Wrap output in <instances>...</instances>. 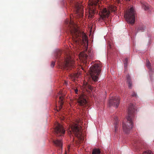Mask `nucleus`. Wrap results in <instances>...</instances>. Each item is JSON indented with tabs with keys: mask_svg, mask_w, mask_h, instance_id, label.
Returning a JSON list of instances; mask_svg holds the SVG:
<instances>
[{
	"mask_svg": "<svg viewBox=\"0 0 154 154\" xmlns=\"http://www.w3.org/2000/svg\"><path fill=\"white\" fill-rule=\"evenodd\" d=\"M65 23L68 25V32L72 36L73 44H71L73 46V48L75 47V46L77 48L79 44L82 43H88V38L85 33L80 32L77 29L73 21L71 20L69 21V19H67Z\"/></svg>",
	"mask_w": 154,
	"mask_h": 154,
	"instance_id": "f257e3e1",
	"label": "nucleus"
},
{
	"mask_svg": "<svg viewBox=\"0 0 154 154\" xmlns=\"http://www.w3.org/2000/svg\"><path fill=\"white\" fill-rule=\"evenodd\" d=\"M135 109L133 104H130L128 108V115L127 118L126 123H122V127L124 131L128 133L133 127V120L134 117Z\"/></svg>",
	"mask_w": 154,
	"mask_h": 154,
	"instance_id": "f03ea898",
	"label": "nucleus"
},
{
	"mask_svg": "<svg viewBox=\"0 0 154 154\" xmlns=\"http://www.w3.org/2000/svg\"><path fill=\"white\" fill-rule=\"evenodd\" d=\"M102 66L99 63H96L90 68V74L94 82L97 81L101 71Z\"/></svg>",
	"mask_w": 154,
	"mask_h": 154,
	"instance_id": "7ed1b4c3",
	"label": "nucleus"
},
{
	"mask_svg": "<svg viewBox=\"0 0 154 154\" xmlns=\"http://www.w3.org/2000/svg\"><path fill=\"white\" fill-rule=\"evenodd\" d=\"M66 54L64 57V62L61 63V67L67 69H72L75 67V65L74 61L71 57L69 51L64 52V54Z\"/></svg>",
	"mask_w": 154,
	"mask_h": 154,
	"instance_id": "20e7f679",
	"label": "nucleus"
},
{
	"mask_svg": "<svg viewBox=\"0 0 154 154\" xmlns=\"http://www.w3.org/2000/svg\"><path fill=\"white\" fill-rule=\"evenodd\" d=\"M81 129L82 127L79 125L72 122L69 125L68 131L71 134H74L78 138L81 139L82 137Z\"/></svg>",
	"mask_w": 154,
	"mask_h": 154,
	"instance_id": "39448f33",
	"label": "nucleus"
},
{
	"mask_svg": "<svg viewBox=\"0 0 154 154\" xmlns=\"http://www.w3.org/2000/svg\"><path fill=\"white\" fill-rule=\"evenodd\" d=\"M136 16V11L133 7L128 10L124 14V17L127 22L132 24L134 23Z\"/></svg>",
	"mask_w": 154,
	"mask_h": 154,
	"instance_id": "423d86ee",
	"label": "nucleus"
},
{
	"mask_svg": "<svg viewBox=\"0 0 154 154\" xmlns=\"http://www.w3.org/2000/svg\"><path fill=\"white\" fill-rule=\"evenodd\" d=\"M88 56L90 59L93 58L94 57V54L91 49H85V50L83 52H81L79 54V58L86 65L87 63Z\"/></svg>",
	"mask_w": 154,
	"mask_h": 154,
	"instance_id": "0eeeda50",
	"label": "nucleus"
},
{
	"mask_svg": "<svg viewBox=\"0 0 154 154\" xmlns=\"http://www.w3.org/2000/svg\"><path fill=\"white\" fill-rule=\"evenodd\" d=\"M100 0H89L88 4L89 9L90 16L92 17L96 13L97 8L100 9L99 5H97Z\"/></svg>",
	"mask_w": 154,
	"mask_h": 154,
	"instance_id": "6e6552de",
	"label": "nucleus"
},
{
	"mask_svg": "<svg viewBox=\"0 0 154 154\" xmlns=\"http://www.w3.org/2000/svg\"><path fill=\"white\" fill-rule=\"evenodd\" d=\"M54 131V134L57 137L62 136L65 133V130L63 126L58 123H57L55 125Z\"/></svg>",
	"mask_w": 154,
	"mask_h": 154,
	"instance_id": "1a4fd4ad",
	"label": "nucleus"
},
{
	"mask_svg": "<svg viewBox=\"0 0 154 154\" xmlns=\"http://www.w3.org/2000/svg\"><path fill=\"white\" fill-rule=\"evenodd\" d=\"M120 98L118 96L112 97L109 101V106H112L116 108L118 107L120 102Z\"/></svg>",
	"mask_w": 154,
	"mask_h": 154,
	"instance_id": "9d476101",
	"label": "nucleus"
},
{
	"mask_svg": "<svg viewBox=\"0 0 154 154\" xmlns=\"http://www.w3.org/2000/svg\"><path fill=\"white\" fill-rule=\"evenodd\" d=\"M77 102L79 105L84 107H85L87 105V102L85 99V97L84 94L79 97L77 100Z\"/></svg>",
	"mask_w": 154,
	"mask_h": 154,
	"instance_id": "9b49d317",
	"label": "nucleus"
},
{
	"mask_svg": "<svg viewBox=\"0 0 154 154\" xmlns=\"http://www.w3.org/2000/svg\"><path fill=\"white\" fill-rule=\"evenodd\" d=\"M59 98V100L58 101L59 104V110L62 108V106L63 103V95L62 94V93L61 91H59L58 93V95L56 97V98Z\"/></svg>",
	"mask_w": 154,
	"mask_h": 154,
	"instance_id": "f8f14e48",
	"label": "nucleus"
},
{
	"mask_svg": "<svg viewBox=\"0 0 154 154\" xmlns=\"http://www.w3.org/2000/svg\"><path fill=\"white\" fill-rule=\"evenodd\" d=\"M100 17L103 20L104 18L108 17L110 14L109 11L106 8L101 10Z\"/></svg>",
	"mask_w": 154,
	"mask_h": 154,
	"instance_id": "ddd939ff",
	"label": "nucleus"
},
{
	"mask_svg": "<svg viewBox=\"0 0 154 154\" xmlns=\"http://www.w3.org/2000/svg\"><path fill=\"white\" fill-rule=\"evenodd\" d=\"M53 141L54 143L56 146L62 149L63 144L61 140L57 139L55 140H54Z\"/></svg>",
	"mask_w": 154,
	"mask_h": 154,
	"instance_id": "4468645a",
	"label": "nucleus"
},
{
	"mask_svg": "<svg viewBox=\"0 0 154 154\" xmlns=\"http://www.w3.org/2000/svg\"><path fill=\"white\" fill-rule=\"evenodd\" d=\"M66 51H69V53L70 54V55L71 56V54H72L71 52L69 50L66 49L63 52H62L60 51H59L58 52H56L55 54V56L56 58H58L61 55V53L63 54V56L64 55V57L65 56L66 54H64V52Z\"/></svg>",
	"mask_w": 154,
	"mask_h": 154,
	"instance_id": "2eb2a0df",
	"label": "nucleus"
},
{
	"mask_svg": "<svg viewBox=\"0 0 154 154\" xmlns=\"http://www.w3.org/2000/svg\"><path fill=\"white\" fill-rule=\"evenodd\" d=\"M118 118L116 117H115L114 118V120L115 121L114 123V129L115 132L116 133L118 130L119 126V123L118 121Z\"/></svg>",
	"mask_w": 154,
	"mask_h": 154,
	"instance_id": "dca6fc26",
	"label": "nucleus"
},
{
	"mask_svg": "<svg viewBox=\"0 0 154 154\" xmlns=\"http://www.w3.org/2000/svg\"><path fill=\"white\" fill-rule=\"evenodd\" d=\"M127 81L128 83V87L131 89L132 87V83L131 81V79L130 76L128 75H127Z\"/></svg>",
	"mask_w": 154,
	"mask_h": 154,
	"instance_id": "f3484780",
	"label": "nucleus"
},
{
	"mask_svg": "<svg viewBox=\"0 0 154 154\" xmlns=\"http://www.w3.org/2000/svg\"><path fill=\"white\" fill-rule=\"evenodd\" d=\"M145 26L143 25H139V26L137 28L136 32L137 33L139 32H143L145 29Z\"/></svg>",
	"mask_w": 154,
	"mask_h": 154,
	"instance_id": "a211bd4d",
	"label": "nucleus"
},
{
	"mask_svg": "<svg viewBox=\"0 0 154 154\" xmlns=\"http://www.w3.org/2000/svg\"><path fill=\"white\" fill-rule=\"evenodd\" d=\"M83 88L87 91H89L90 90L91 91L92 89V86L88 83H86L84 85Z\"/></svg>",
	"mask_w": 154,
	"mask_h": 154,
	"instance_id": "6ab92c4d",
	"label": "nucleus"
},
{
	"mask_svg": "<svg viewBox=\"0 0 154 154\" xmlns=\"http://www.w3.org/2000/svg\"><path fill=\"white\" fill-rule=\"evenodd\" d=\"M142 7L145 11H148L149 9V5L146 3H142Z\"/></svg>",
	"mask_w": 154,
	"mask_h": 154,
	"instance_id": "aec40b11",
	"label": "nucleus"
},
{
	"mask_svg": "<svg viewBox=\"0 0 154 154\" xmlns=\"http://www.w3.org/2000/svg\"><path fill=\"white\" fill-rule=\"evenodd\" d=\"M100 151L98 149L95 148L92 150V154H100Z\"/></svg>",
	"mask_w": 154,
	"mask_h": 154,
	"instance_id": "412c9836",
	"label": "nucleus"
},
{
	"mask_svg": "<svg viewBox=\"0 0 154 154\" xmlns=\"http://www.w3.org/2000/svg\"><path fill=\"white\" fill-rule=\"evenodd\" d=\"M128 62V59L127 58H125L124 60V67L125 68H126L127 66V64Z\"/></svg>",
	"mask_w": 154,
	"mask_h": 154,
	"instance_id": "4be33fe9",
	"label": "nucleus"
},
{
	"mask_svg": "<svg viewBox=\"0 0 154 154\" xmlns=\"http://www.w3.org/2000/svg\"><path fill=\"white\" fill-rule=\"evenodd\" d=\"M77 12L78 13H80L82 15L83 14V12L82 9L81 8L80 9V7L79 6L77 8Z\"/></svg>",
	"mask_w": 154,
	"mask_h": 154,
	"instance_id": "5701e85b",
	"label": "nucleus"
},
{
	"mask_svg": "<svg viewBox=\"0 0 154 154\" xmlns=\"http://www.w3.org/2000/svg\"><path fill=\"white\" fill-rule=\"evenodd\" d=\"M146 66L149 69H150L151 64L148 60H146Z\"/></svg>",
	"mask_w": 154,
	"mask_h": 154,
	"instance_id": "b1692460",
	"label": "nucleus"
},
{
	"mask_svg": "<svg viewBox=\"0 0 154 154\" xmlns=\"http://www.w3.org/2000/svg\"><path fill=\"white\" fill-rule=\"evenodd\" d=\"M131 96L132 97H137V94L134 91L132 92L131 94Z\"/></svg>",
	"mask_w": 154,
	"mask_h": 154,
	"instance_id": "393cba45",
	"label": "nucleus"
},
{
	"mask_svg": "<svg viewBox=\"0 0 154 154\" xmlns=\"http://www.w3.org/2000/svg\"><path fill=\"white\" fill-rule=\"evenodd\" d=\"M110 10L112 11H115L117 10V9L116 7L112 6Z\"/></svg>",
	"mask_w": 154,
	"mask_h": 154,
	"instance_id": "a878e982",
	"label": "nucleus"
},
{
	"mask_svg": "<svg viewBox=\"0 0 154 154\" xmlns=\"http://www.w3.org/2000/svg\"><path fill=\"white\" fill-rule=\"evenodd\" d=\"M134 142H135V144H136V143L137 144V146H140V144L142 143H141L140 141L139 140H138L137 141L135 140Z\"/></svg>",
	"mask_w": 154,
	"mask_h": 154,
	"instance_id": "bb28decb",
	"label": "nucleus"
},
{
	"mask_svg": "<svg viewBox=\"0 0 154 154\" xmlns=\"http://www.w3.org/2000/svg\"><path fill=\"white\" fill-rule=\"evenodd\" d=\"M143 154H152L151 151L148 150L144 152Z\"/></svg>",
	"mask_w": 154,
	"mask_h": 154,
	"instance_id": "cd10ccee",
	"label": "nucleus"
},
{
	"mask_svg": "<svg viewBox=\"0 0 154 154\" xmlns=\"http://www.w3.org/2000/svg\"><path fill=\"white\" fill-rule=\"evenodd\" d=\"M55 62H54V61H52L51 62V66L52 67H53L55 65Z\"/></svg>",
	"mask_w": 154,
	"mask_h": 154,
	"instance_id": "c85d7f7f",
	"label": "nucleus"
},
{
	"mask_svg": "<svg viewBox=\"0 0 154 154\" xmlns=\"http://www.w3.org/2000/svg\"><path fill=\"white\" fill-rule=\"evenodd\" d=\"M122 0H116V1L118 3H121V2Z\"/></svg>",
	"mask_w": 154,
	"mask_h": 154,
	"instance_id": "c756f323",
	"label": "nucleus"
},
{
	"mask_svg": "<svg viewBox=\"0 0 154 154\" xmlns=\"http://www.w3.org/2000/svg\"><path fill=\"white\" fill-rule=\"evenodd\" d=\"M109 46L110 48H111L112 47V45L111 43L109 44Z\"/></svg>",
	"mask_w": 154,
	"mask_h": 154,
	"instance_id": "7c9ffc66",
	"label": "nucleus"
},
{
	"mask_svg": "<svg viewBox=\"0 0 154 154\" xmlns=\"http://www.w3.org/2000/svg\"><path fill=\"white\" fill-rule=\"evenodd\" d=\"M78 90L77 89H76L75 90V92L77 94L78 92Z\"/></svg>",
	"mask_w": 154,
	"mask_h": 154,
	"instance_id": "2f4dec72",
	"label": "nucleus"
},
{
	"mask_svg": "<svg viewBox=\"0 0 154 154\" xmlns=\"http://www.w3.org/2000/svg\"><path fill=\"white\" fill-rule=\"evenodd\" d=\"M65 85H67V83L66 82H65Z\"/></svg>",
	"mask_w": 154,
	"mask_h": 154,
	"instance_id": "473e14b6",
	"label": "nucleus"
},
{
	"mask_svg": "<svg viewBox=\"0 0 154 154\" xmlns=\"http://www.w3.org/2000/svg\"><path fill=\"white\" fill-rule=\"evenodd\" d=\"M68 149H69V146H68Z\"/></svg>",
	"mask_w": 154,
	"mask_h": 154,
	"instance_id": "72a5a7b5",
	"label": "nucleus"
},
{
	"mask_svg": "<svg viewBox=\"0 0 154 154\" xmlns=\"http://www.w3.org/2000/svg\"><path fill=\"white\" fill-rule=\"evenodd\" d=\"M70 47H71V48L72 47L71 45H70Z\"/></svg>",
	"mask_w": 154,
	"mask_h": 154,
	"instance_id": "f704fd0d",
	"label": "nucleus"
},
{
	"mask_svg": "<svg viewBox=\"0 0 154 154\" xmlns=\"http://www.w3.org/2000/svg\"><path fill=\"white\" fill-rule=\"evenodd\" d=\"M86 48H88V47H87Z\"/></svg>",
	"mask_w": 154,
	"mask_h": 154,
	"instance_id": "c9c22d12",
	"label": "nucleus"
},
{
	"mask_svg": "<svg viewBox=\"0 0 154 154\" xmlns=\"http://www.w3.org/2000/svg\"><path fill=\"white\" fill-rule=\"evenodd\" d=\"M70 3H72L71 2V1L70 0Z\"/></svg>",
	"mask_w": 154,
	"mask_h": 154,
	"instance_id": "e433bc0d",
	"label": "nucleus"
}]
</instances>
